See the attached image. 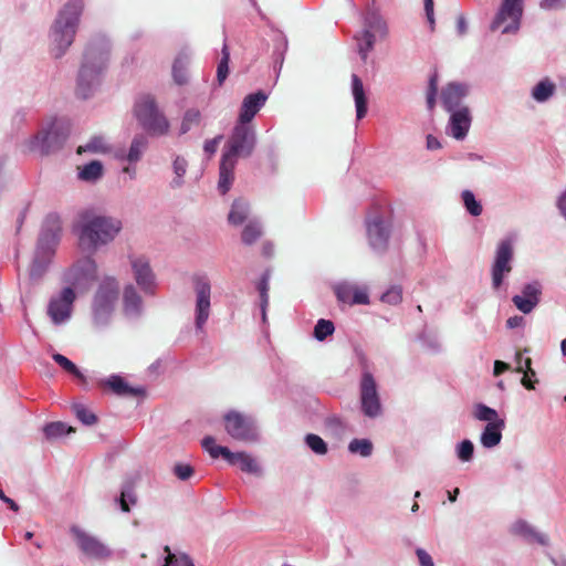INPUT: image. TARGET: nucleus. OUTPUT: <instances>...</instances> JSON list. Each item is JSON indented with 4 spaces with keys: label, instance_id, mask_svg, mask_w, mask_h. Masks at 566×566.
I'll list each match as a JSON object with an SVG mask.
<instances>
[{
    "label": "nucleus",
    "instance_id": "3",
    "mask_svg": "<svg viewBox=\"0 0 566 566\" xmlns=\"http://www.w3.org/2000/svg\"><path fill=\"white\" fill-rule=\"evenodd\" d=\"M108 60V45H91L86 51L85 60L80 71V87L85 90L86 87L94 85L97 82L98 76L106 69Z\"/></svg>",
    "mask_w": 566,
    "mask_h": 566
},
{
    "label": "nucleus",
    "instance_id": "29",
    "mask_svg": "<svg viewBox=\"0 0 566 566\" xmlns=\"http://www.w3.org/2000/svg\"><path fill=\"white\" fill-rule=\"evenodd\" d=\"M352 95L355 102L356 118L359 120L367 114V95L363 81L356 75H352Z\"/></svg>",
    "mask_w": 566,
    "mask_h": 566
},
{
    "label": "nucleus",
    "instance_id": "41",
    "mask_svg": "<svg viewBox=\"0 0 566 566\" xmlns=\"http://www.w3.org/2000/svg\"><path fill=\"white\" fill-rule=\"evenodd\" d=\"M374 446L369 439H353L348 443V451L353 454L367 458L373 453Z\"/></svg>",
    "mask_w": 566,
    "mask_h": 566
},
{
    "label": "nucleus",
    "instance_id": "21",
    "mask_svg": "<svg viewBox=\"0 0 566 566\" xmlns=\"http://www.w3.org/2000/svg\"><path fill=\"white\" fill-rule=\"evenodd\" d=\"M542 285L534 281L523 286L520 294L514 295L512 302L523 314H530L539 303Z\"/></svg>",
    "mask_w": 566,
    "mask_h": 566
},
{
    "label": "nucleus",
    "instance_id": "56",
    "mask_svg": "<svg viewBox=\"0 0 566 566\" xmlns=\"http://www.w3.org/2000/svg\"><path fill=\"white\" fill-rule=\"evenodd\" d=\"M175 474L182 481L188 480L193 474V469L189 464L179 463L174 468Z\"/></svg>",
    "mask_w": 566,
    "mask_h": 566
},
{
    "label": "nucleus",
    "instance_id": "13",
    "mask_svg": "<svg viewBox=\"0 0 566 566\" xmlns=\"http://www.w3.org/2000/svg\"><path fill=\"white\" fill-rule=\"evenodd\" d=\"M195 324L199 332L203 331V326L210 316L211 310V284L207 277L200 276L195 280Z\"/></svg>",
    "mask_w": 566,
    "mask_h": 566
},
{
    "label": "nucleus",
    "instance_id": "23",
    "mask_svg": "<svg viewBox=\"0 0 566 566\" xmlns=\"http://www.w3.org/2000/svg\"><path fill=\"white\" fill-rule=\"evenodd\" d=\"M268 95L261 91L247 95L241 104L238 123L249 124L264 106Z\"/></svg>",
    "mask_w": 566,
    "mask_h": 566
},
{
    "label": "nucleus",
    "instance_id": "54",
    "mask_svg": "<svg viewBox=\"0 0 566 566\" xmlns=\"http://www.w3.org/2000/svg\"><path fill=\"white\" fill-rule=\"evenodd\" d=\"M118 502L123 512H129L130 504L136 503V495L133 491H123Z\"/></svg>",
    "mask_w": 566,
    "mask_h": 566
},
{
    "label": "nucleus",
    "instance_id": "55",
    "mask_svg": "<svg viewBox=\"0 0 566 566\" xmlns=\"http://www.w3.org/2000/svg\"><path fill=\"white\" fill-rule=\"evenodd\" d=\"M259 290H260V294H261L262 317H263V319H265V310H266V306H268V303H269V295H268L269 281H268V277L264 276L261 280L260 285H259Z\"/></svg>",
    "mask_w": 566,
    "mask_h": 566
},
{
    "label": "nucleus",
    "instance_id": "57",
    "mask_svg": "<svg viewBox=\"0 0 566 566\" xmlns=\"http://www.w3.org/2000/svg\"><path fill=\"white\" fill-rule=\"evenodd\" d=\"M517 367L516 371L524 373V374H531L532 376L535 375V371L531 368V358L522 359L521 354H517L516 356Z\"/></svg>",
    "mask_w": 566,
    "mask_h": 566
},
{
    "label": "nucleus",
    "instance_id": "11",
    "mask_svg": "<svg viewBox=\"0 0 566 566\" xmlns=\"http://www.w3.org/2000/svg\"><path fill=\"white\" fill-rule=\"evenodd\" d=\"M387 34V24L379 15L373 13L366 18L365 29L356 36L358 53L363 61L367 60L369 52L374 49L376 36L385 39Z\"/></svg>",
    "mask_w": 566,
    "mask_h": 566
},
{
    "label": "nucleus",
    "instance_id": "42",
    "mask_svg": "<svg viewBox=\"0 0 566 566\" xmlns=\"http://www.w3.org/2000/svg\"><path fill=\"white\" fill-rule=\"evenodd\" d=\"M187 168H188V161L184 157L177 156L174 159L172 170H174L175 177L171 181V185L175 188H179L184 185V177L187 172Z\"/></svg>",
    "mask_w": 566,
    "mask_h": 566
},
{
    "label": "nucleus",
    "instance_id": "4",
    "mask_svg": "<svg viewBox=\"0 0 566 566\" xmlns=\"http://www.w3.org/2000/svg\"><path fill=\"white\" fill-rule=\"evenodd\" d=\"M119 284L114 277H105L93 302V319L96 325L105 324L114 312Z\"/></svg>",
    "mask_w": 566,
    "mask_h": 566
},
{
    "label": "nucleus",
    "instance_id": "50",
    "mask_svg": "<svg viewBox=\"0 0 566 566\" xmlns=\"http://www.w3.org/2000/svg\"><path fill=\"white\" fill-rule=\"evenodd\" d=\"M474 446L470 440H463L455 447V453L460 461L469 462L473 458Z\"/></svg>",
    "mask_w": 566,
    "mask_h": 566
},
{
    "label": "nucleus",
    "instance_id": "12",
    "mask_svg": "<svg viewBox=\"0 0 566 566\" xmlns=\"http://www.w3.org/2000/svg\"><path fill=\"white\" fill-rule=\"evenodd\" d=\"M254 144L255 135L251 127L238 123L228 140L223 155H229V157L235 159L240 155L248 156L251 154Z\"/></svg>",
    "mask_w": 566,
    "mask_h": 566
},
{
    "label": "nucleus",
    "instance_id": "64",
    "mask_svg": "<svg viewBox=\"0 0 566 566\" xmlns=\"http://www.w3.org/2000/svg\"><path fill=\"white\" fill-rule=\"evenodd\" d=\"M549 559L554 566H566V555L564 554L549 556Z\"/></svg>",
    "mask_w": 566,
    "mask_h": 566
},
{
    "label": "nucleus",
    "instance_id": "36",
    "mask_svg": "<svg viewBox=\"0 0 566 566\" xmlns=\"http://www.w3.org/2000/svg\"><path fill=\"white\" fill-rule=\"evenodd\" d=\"M103 165L98 160H93L77 168V177L85 182H95L103 176Z\"/></svg>",
    "mask_w": 566,
    "mask_h": 566
},
{
    "label": "nucleus",
    "instance_id": "15",
    "mask_svg": "<svg viewBox=\"0 0 566 566\" xmlns=\"http://www.w3.org/2000/svg\"><path fill=\"white\" fill-rule=\"evenodd\" d=\"M522 3L523 0H504L492 28L501 29L502 33L515 32L520 27Z\"/></svg>",
    "mask_w": 566,
    "mask_h": 566
},
{
    "label": "nucleus",
    "instance_id": "25",
    "mask_svg": "<svg viewBox=\"0 0 566 566\" xmlns=\"http://www.w3.org/2000/svg\"><path fill=\"white\" fill-rule=\"evenodd\" d=\"M469 87L463 83L451 82L448 83L442 92L441 99L447 111L457 109L461 101L468 94Z\"/></svg>",
    "mask_w": 566,
    "mask_h": 566
},
{
    "label": "nucleus",
    "instance_id": "39",
    "mask_svg": "<svg viewBox=\"0 0 566 566\" xmlns=\"http://www.w3.org/2000/svg\"><path fill=\"white\" fill-rule=\"evenodd\" d=\"M263 230L259 220L251 219L241 232V240L244 244L251 245L255 243L262 235Z\"/></svg>",
    "mask_w": 566,
    "mask_h": 566
},
{
    "label": "nucleus",
    "instance_id": "24",
    "mask_svg": "<svg viewBox=\"0 0 566 566\" xmlns=\"http://www.w3.org/2000/svg\"><path fill=\"white\" fill-rule=\"evenodd\" d=\"M85 8V0H65L56 11L54 19L80 27Z\"/></svg>",
    "mask_w": 566,
    "mask_h": 566
},
{
    "label": "nucleus",
    "instance_id": "30",
    "mask_svg": "<svg viewBox=\"0 0 566 566\" xmlns=\"http://www.w3.org/2000/svg\"><path fill=\"white\" fill-rule=\"evenodd\" d=\"M101 384L104 387L109 388L114 394L120 396H139L144 394L143 388L130 387L120 376L112 375L106 379H103Z\"/></svg>",
    "mask_w": 566,
    "mask_h": 566
},
{
    "label": "nucleus",
    "instance_id": "62",
    "mask_svg": "<svg viewBox=\"0 0 566 566\" xmlns=\"http://www.w3.org/2000/svg\"><path fill=\"white\" fill-rule=\"evenodd\" d=\"M563 0H542L539 6L545 10H554L562 7Z\"/></svg>",
    "mask_w": 566,
    "mask_h": 566
},
{
    "label": "nucleus",
    "instance_id": "51",
    "mask_svg": "<svg viewBox=\"0 0 566 566\" xmlns=\"http://www.w3.org/2000/svg\"><path fill=\"white\" fill-rule=\"evenodd\" d=\"M334 324L327 319H319L314 327V336L318 340H324L334 333Z\"/></svg>",
    "mask_w": 566,
    "mask_h": 566
},
{
    "label": "nucleus",
    "instance_id": "10",
    "mask_svg": "<svg viewBox=\"0 0 566 566\" xmlns=\"http://www.w3.org/2000/svg\"><path fill=\"white\" fill-rule=\"evenodd\" d=\"M514 256V240L506 238L502 240L495 251L494 262L492 265V286L500 290L503 285L504 277L512 271V262Z\"/></svg>",
    "mask_w": 566,
    "mask_h": 566
},
{
    "label": "nucleus",
    "instance_id": "16",
    "mask_svg": "<svg viewBox=\"0 0 566 566\" xmlns=\"http://www.w3.org/2000/svg\"><path fill=\"white\" fill-rule=\"evenodd\" d=\"M74 300L75 293L71 287L63 289L51 298L48 305V314L54 324H62L71 317Z\"/></svg>",
    "mask_w": 566,
    "mask_h": 566
},
{
    "label": "nucleus",
    "instance_id": "6",
    "mask_svg": "<svg viewBox=\"0 0 566 566\" xmlns=\"http://www.w3.org/2000/svg\"><path fill=\"white\" fill-rule=\"evenodd\" d=\"M224 430L234 440L254 442L259 439L254 421L251 417L231 410L223 417Z\"/></svg>",
    "mask_w": 566,
    "mask_h": 566
},
{
    "label": "nucleus",
    "instance_id": "32",
    "mask_svg": "<svg viewBox=\"0 0 566 566\" xmlns=\"http://www.w3.org/2000/svg\"><path fill=\"white\" fill-rule=\"evenodd\" d=\"M249 220H251L249 203L242 199L234 200L228 214V221L232 226H241Z\"/></svg>",
    "mask_w": 566,
    "mask_h": 566
},
{
    "label": "nucleus",
    "instance_id": "9",
    "mask_svg": "<svg viewBox=\"0 0 566 566\" xmlns=\"http://www.w3.org/2000/svg\"><path fill=\"white\" fill-rule=\"evenodd\" d=\"M70 532L80 551L87 558L102 562L112 557V549L98 537L85 532L76 525L71 526Z\"/></svg>",
    "mask_w": 566,
    "mask_h": 566
},
{
    "label": "nucleus",
    "instance_id": "20",
    "mask_svg": "<svg viewBox=\"0 0 566 566\" xmlns=\"http://www.w3.org/2000/svg\"><path fill=\"white\" fill-rule=\"evenodd\" d=\"M129 264L136 283L143 290L155 287V274L146 256L133 254L129 256Z\"/></svg>",
    "mask_w": 566,
    "mask_h": 566
},
{
    "label": "nucleus",
    "instance_id": "26",
    "mask_svg": "<svg viewBox=\"0 0 566 566\" xmlns=\"http://www.w3.org/2000/svg\"><path fill=\"white\" fill-rule=\"evenodd\" d=\"M123 313L129 318H136L143 313V300L133 284L124 287Z\"/></svg>",
    "mask_w": 566,
    "mask_h": 566
},
{
    "label": "nucleus",
    "instance_id": "52",
    "mask_svg": "<svg viewBox=\"0 0 566 566\" xmlns=\"http://www.w3.org/2000/svg\"><path fill=\"white\" fill-rule=\"evenodd\" d=\"M76 271L80 275L84 277L93 279L96 275V264L95 261L87 258L77 264Z\"/></svg>",
    "mask_w": 566,
    "mask_h": 566
},
{
    "label": "nucleus",
    "instance_id": "27",
    "mask_svg": "<svg viewBox=\"0 0 566 566\" xmlns=\"http://www.w3.org/2000/svg\"><path fill=\"white\" fill-rule=\"evenodd\" d=\"M191 54L188 50H180L172 62V78L177 85L188 83V66L190 64Z\"/></svg>",
    "mask_w": 566,
    "mask_h": 566
},
{
    "label": "nucleus",
    "instance_id": "19",
    "mask_svg": "<svg viewBox=\"0 0 566 566\" xmlns=\"http://www.w3.org/2000/svg\"><path fill=\"white\" fill-rule=\"evenodd\" d=\"M57 238L55 233H44L38 244L35 258L30 271L31 276H39L54 253Z\"/></svg>",
    "mask_w": 566,
    "mask_h": 566
},
{
    "label": "nucleus",
    "instance_id": "18",
    "mask_svg": "<svg viewBox=\"0 0 566 566\" xmlns=\"http://www.w3.org/2000/svg\"><path fill=\"white\" fill-rule=\"evenodd\" d=\"M450 113L449 122L446 127V133L457 140H462L467 137L471 127L472 116L467 106L458 107Z\"/></svg>",
    "mask_w": 566,
    "mask_h": 566
},
{
    "label": "nucleus",
    "instance_id": "61",
    "mask_svg": "<svg viewBox=\"0 0 566 566\" xmlns=\"http://www.w3.org/2000/svg\"><path fill=\"white\" fill-rule=\"evenodd\" d=\"M557 209L560 216L566 221V188L560 192L556 201Z\"/></svg>",
    "mask_w": 566,
    "mask_h": 566
},
{
    "label": "nucleus",
    "instance_id": "60",
    "mask_svg": "<svg viewBox=\"0 0 566 566\" xmlns=\"http://www.w3.org/2000/svg\"><path fill=\"white\" fill-rule=\"evenodd\" d=\"M221 138V136H218L213 139L206 140L203 149L209 156H212L217 151Z\"/></svg>",
    "mask_w": 566,
    "mask_h": 566
},
{
    "label": "nucleus",
    "instance_id": "22",
    "mask_svg": "<svg viewBox=\"0 0 566 566\" xmlns=\"http://www.w3.org/2000/svg\"><path fill=\"white\" fill-rule=\"evenodd\" d=\"M335 293L340 302L349 305L369 304L368 290L365 286L340 283L336 285Z\"/></svg>",
    "mask_w": 566,
    "mask_h": 566
},
{
    "label": "nucleus",
    "instance_id": "58",
    "mask_svg": "<svg viewBox=\"0 0 566 566\" xmlns=\"http://www.w3.org/2000/svg\"><path fill=\"white\" fill-rule=\"evenodd\" d=\"M437 92H438L437 77L433 76L430 80V86H429V91H428V95H427V103H428V107L430 109H432L434 106Z\"/></svg>",
    "mask_w": 566,
    "mask_h": 566
},
{
    "label": "nucleus",
    "instance_id": "40",
    "mask_svg": "<svg viewBox=\"0 0 566 566\" xmlns=\"http://www.w3.org/2000/svg\"><path fill=\"white\" fill-rule=\"evenodd\" d=\"M43 432L46 439L53 440L74 432V429L71 426L57 421L46 424L43 429Z\"/></svg>",
    "mask_w": 566,
    "mask_h": 566
},
{
    "label": "nucleus",
    "instance_id": "2",
    "mask_svg": "<svg viewBox=\"0 0 566 566\" xmlns=\"http://www.w3.org/2000/svg\"><path fill=\"white\" fill-rule=\"evenodd\" d=\"M201 446L212 459L222 457L230 464L238 465L245 473L253 475H260L262 473V468L256 459L248 452H231L227 447L218 444L216 439L211 436L205 437L201 441Z\"/></svg>",
    "mask_w": 566,
    "mask_h": 566
},
{
    "label": "nucleus",
    "instance_id": "5",
    "mask_svg": "<svg viewBox=\"0 0 566 566\" xmlns=\"http://www.w3.org/2000/svg\"><path fill=\"white\" fill-rule=\"evenodd\" d=\"M135 116L140 125L154 135H164L169 129L168 120L151 96H143L137 101Z\"/></svg>",
    "mask_w": 566,
    "mask_h": 566
},
{
    "label": "nucleus",
    "instance_id": "37",
    "mask_svg": "<svg viewBox=\"0 0 566 566\" xmlns=\"http://www.w3.org/2000/svg\"><path fill=\"white\" fill-rule=\"evenodd\" d=\"M111 151V145L103 136H93L84 145L77 148V154L90 153L103 155Z\"/></svg>",
    "mask_w": 566,
    "mask_h": 566
},
{
    "label": "nucleus",
    "instance_id": "17",
    "mask_svg": "<svg viewBox=\"0 0 566 566\" xmlns=\"http://www.w3.org/2000/svg\"><path fill=\"white\" fill-rule=\"evenodd\" d=\"M512 535L523 539L530 545H539L548 547L551 539L547 534L537 530L534 525L525 520H516L510 526Z\"/></svg>",
    "mask_w": 566,
    "mask_h": 566
},
{
    "label": "nucleus",
    "instance_id": "31",
    "mask_svg": "<svg viewBox=\"0 0 566 566\" xmlns=\"http://www.w3.org/2000/svg\"><path fill=\"white\" fill-rule=\"evenodd\" d=\"M388 229L381 221H374L368 226V238L374 249H382L388 240Z\"/></svg>",
    "mask_w": 566,
    "mask_h": 566
},
{
    "label": "nucleus",
    "instance_id": "43",
    "mask_svg": "<svg viewBox=\"0 0 566 566\" xmlns=\"http://www.w3.org/2000/svg\"><path fill=\"white\" fill-rule=\"evenodd\" d=\"M201 119H202V116H201V113L199 109H196V108L188 109L185 113L182 122L180 124V133L181 134L188 133L191 128L200 125Z\"/></svg>",
    "mask_w": 566,
    "mask_h": 566
},
{
    "label": "nucleus",
    "instance_id": "1",
    "mask_svg": "<svg viewBox=\"0 0 566 566\" xmlns=\"http://www.w3.org/2000/svg\"><path fill=\"white\" fill-rule=\"evenodd\" d=\"M122 228L123 224L119 219L104 214H87L80 226V244L95 250L112 242L122 231Z\"/></svg>",
    "mask_w": 566,
    "mask_h": 566
},
{
    "label": "nucleus",
    "instance_id": "28",
    "mask_svg": "<svg viewBox=\"0 0 566 566\" xmlns=\"http://www.w3.org/2000/svg\"><path fill=\"white\" fill-rule=\"evenodd\" d=\"M235 165V158H231L229 157V155H222L218 181V189L221 193H226L229 191L234 179L233 170Z\"/></svg>",
    "mask_w": 566,
    "mask_h": 566
},
{
    "label": "nucleus",
    "instance_id": "53",
    "mask_svg": "<svg viewBox=\"0 0 566 566\" xmlns=\"http://www.w3.org/2000/svg\"><path fill=\"white\" fill-rule=\"evenodd\" d=\"M384 303L390 304V305H397L402 300V292L400 287L394 286L388 289L380 298Z\"/></svg>",
    "mask_w": 566,
    "mask_h": 566
},
{
    "label": "nucleus",
    "instance_id": "63",
    "mask_svg": "<svg viewBox=\"0 0 566 566\" xmlns=\"http://www.w3.org/2000/svg\"><path fill=\"white\" fill-rule=\"evenodd\" d=\"M509 328H516L524 325V318L522 316H512L506 321Z\"/></svg>",
    "mask_w": 566,
    "mask_h": 566
},
{
    "label": "nucleus",
    "instance_id": "59",
    "mask_svg": "<svg viewBox=\"0 0 566 566\" xmlns=\"http://www.w3.org/2000/svg\"><path fill=\"white\" fill-rule=\"evenodd\" d=\"M416 555L420 566H434L433 559L430 554L423 548H417Z\"/></svg>",
    "mask_w": 566,
    "mask_h": 566
},
{
    "label": "nucleus",
    "instance_id": "49",
    "mask_svg": "<svg viewBox=\"0 0 566 566\" xmlns=\"http://www.w3.org/2000/svg\"><path fill=\"white\" fill-rule=\"evenodd\" d=\"M305 442L314 453L319 455L327 453V444L319 436L310 433L305 437Z\"/></svg>",
    "mask_w": 566,
    "mask_h": 566
},
{
    "label": "nucleus",
    "instance_id": "44",
    "mask_svg": "<svg viewBox=\"0 0 566 566\" xmlns=\"http://www.w3.org/2000/svg\"><path fill=\"white\" fill-rule=\"evenodd\" d=\"M72 410L76 418L86 426H92L97 421L94 412L82 402H74L72 405Z\"/></svg>",
    "mask_w": 566,
    "mask_h": 566
},
{
    "label": "nucleus",
    "instance_id": "33",
    "mask_svg": "<svg viewBox=\"0 0 566 566\" xmlns=\"http://www.w3.org/2000/svg\"><path fill=\"white\" fill-rule=\"evenodd\" d=\"M164 554L161 566H196L193 559L185 552L172 551L166 545Z\"/></svg>",
    "mask_w": 566,
    "mask_h": 566
},
{
    "label": "nucleus",
    "instance_id": "8",
    "mask_svg": "<svg viewBox=\"0 0 566 566\" xmlns=\"http://www.w3.org/2000/svg\"><path fill=\"white\" fill-rule=\"evenodd\" d=\"M80 27L66 24L54 19L49 29L50 53L55 57H62L73 44Z\"/></svg>",
    "mask_w": 566,
    "mask_h": 566
},
{
    "label": "nucleus",
    "instance_id": "7",
    "mask_svg": "<svg viewBox=\"0 0 566 566\" xmlns=\"http://www.w3.org/2000/svg\"><path fill=\"white\" fill-rule=\"evenodd\" d=\"M80 27L66 24L54 19L49 29L50 53L55 57H62L73 44Z\"/></svg>",
    "mask_w": 566,
    "mask_h": 566
},
{
    "label": "nucleus",
    "instance_id": "47",
    "mask_svg": "<svg viewBox=\"0 0 566 566\" xmlns=\"http://www.w3.org/2000/svg\"><path fill=\"white\" fill-rule=\"evenodd\" d=\"M229 61H230V52L227 44L222 48V57L218 64L217 69V81L219 85H222L229 74Z\"/></svg>",
    "mask_w": 566,
    "mask_h": 566
},
{
    "label": "nucleus",
    "instance_id": "38",
    "mask_svg": "<svg viewBox=\"0 0 566 566\" xmlns=\"http://www.w3.org/2000/svg\"><path fill=\"white\" fill-rule=\"evenodd\" d=\"M145 148L146 140L142 137H137L133 139L128 150L126 153L119 154L117 157L122 161H127L128 164H136L140 160Z\"/></svg>",
    "mask_w": 566,
    "mask_h": 566
},
{
    "label": "nucleus",
    "instance_id": "48",
    "mask_svg": "<svg viewBox=\"0 0 566 566\" xmlns=\"http://www.w3.org/2000/svg\"><path fill=\"white\" fill-rule=\"evenodd\" d=\"M462 200L470 214L478 217L482 213V206L475 199L473 192H471L470 190H464L462 192Z\"/></svg>",
    "mask_w": 566,
    "mask_h": 566
},
{
    "label": "nucleus",
    "instance_id": "46",
    "mask_svg": "<svg viewBox=\"0 0 566 566\" xmlns=\"http://www.w3.org/2000/svg\"><path fill=\"white\" fill-rule=\"evenodd\" d=\"M554 88L555 87L553 83L548 81H542L533 88L532 95L537 102H545L553 95Z\"/></svg>",
    "mask_w": 566,
    "mask_h": 566
},
{
    "label": "nucleus",
    "instance_id": "35",
    "mask_svg": "<svg viewBox=\"0 0 566 566\" xmlns=\"http://www.w3.org/2000/svg\"><path fill=\"white\" fill-rule=\"evenodd\" d=\"M473 417L479 421L486 422V426L505 423V420L499 416L495 409L490 408L484 403L474 405Z\"/></svg>",
    "mask_w": 566,
    "mask_h": 566
},
{
    "label": "nucleus",
    "instance_id": "45",
    "mask_svg": "<svg viewBox=\"0 0 566 566\" xmlns=\"http://www.w3.org/2000/svg\"><path fill=\"white\" fill-rule=\"evenodd\" d=\"M52 358L56 364H59L65 371L73 375L77 379L84 381L85 377L82 371L65 356L61 354H53Z\"/></svg>",
    "mask_w": 566,
    "mask_h": 566
},
{
    "label": "nucleus",
    "instance_id": "14",
    "mask_svg": "<svg viewBox=\"0 0 566 566\" xmlns=\"http://www.w3.org/2000/svg\"><path fill=\"white\" fill-rule=\"evenodd\" d=\"M360 405L364 415L369 418H376L381 413L376 380L367 370L363 373L360 380Z\"/></svg>",
    "mask_w": 566,
    "mask_h": 566
},
{
    "label": "nucleus",
    "instance_id": "34",
    "mask_svg": "<svg viewBox=\"0 0 566 566\" xmlns=\"http://www.w3.org/2000/svg\"><path fill=\"white\" fill-rule=\"evenodd\" d=\"M504 428L505 423L485 426L480 436L481 444L486 449H491L499 446L502 440V431L504 430Z\"/></svg>",
    "mask_w": 566,
    "mask_h": 566
}]
</instances>
